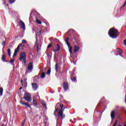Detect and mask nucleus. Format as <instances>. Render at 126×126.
Instances as JSON below:
<instances>
[{
  "instance_id": "f257e3e1",
  "label": "nucleus",
  "mask_w": 126,
  "mask_h": 126,
  "mask_svg": "<svg viewBox=\"0 0 126 126\" xmlns=\"http://www.w3.org/2000/svg\"><path fill=\"white\" fill-rule=\"evenodd\" d=\"M59 111L58 112L57 116L58 118H61L62 121L63 122V120L65 118V114H63V111L64 108L63 109V104H60V103H58L56 105V107H59Z\"/></svg>"
},
{
  "instance_id": "f03ea898",
  "label": "nucleus",
  "mask_w": 126,
  "mask_h": 126,
  "mask_svg": "<svg viewBox=\"0 0 126 126\" xmlns=\"http://www.w3.org/2000/svg\"><path fill=\"white\" fill-rule=\"evenodd\" d=\"M108 35L112 38H116L119 36L120 33L118 30L112 28L110 29L108 32Z\"/></svg>"
},
{
  "instance_id": "7ed1b4c3",
  "label": "nucleus",
  "mask_w": 126,
  "mask_h": 126,
  "mask_svg": "<svg viewBox=\"0 0 126 126\" xmlns=\"http://www.w3.org/2000/svg\"><path fill=\"white\" fill-rule=\"evenodd\" d=\"M25 47V45H23L22 44H19L18 46H17V48L15 49V51L14 53V54L13 55V59H14L16 57V55H17V53L19 52V49L20 47Z\"/></svg>"
},
{
  "instance_id": "20e7f679",
  "label": "nucleus",
  "mask_w": 126,
  "mask_h": 126,
  "mask_svg": "<svg viewBox=\"0 0 126 126\" xmlns=\"http://www.w3.org/2000/svg\"><path fill=\"white\" fill-rule=\"evenodd\" d=\"M68 40H69V38H68V37H67L65 40V42L66 44L67 45L68 47H69V51L70 54L71 55H72V46H70V43L68 42Z\"/></svg>"
},
{
  "instance_id": "39448f33",
  "label": "nucleus",
  "mask_w": 126,
  "mask_h": 126,
  "mask_svg": "<svg viewBox=\"0 0 126 126\" xmlns=\"http://www.w3.org/2000/svg\"><path fill=\"white\" fill-rule=\"evenodd\" d=\"M24 98L26 101H27L28 102H31L32 99H31V95L29 93H26L25 94V95L24 96Z\"/></svg>"
},
{
  "instance_id": "423d86ee",
  "label": "nucleus",
  "mask_w": 126,
  "mask_h": 126,
  "mask_svg": "<svg viewBox=\"0 0 126 126\" xmlns=\"http://www.w3.org/2000/svg\"><path fill=\"white\" fill-rule=\"evenodd\" d=\"M20 61H22L23 60L24 63H26V54L25 52L21 53L20 54Z\"/></svg>"
},
{
  "instance_id": "0eeeda50",
  "label": "nucleus",
  "mask_w": 126,
  "mask_h": 126,
  "mask_svg": "<svg viewBox=\"0 0 126 126\" xmlns=\"http://www.w3.org/2000/svg\"><path fill=\"white\" fill-rule=\"evenodd\" d=\"M123 54V51H122V50H121L120 48H117L115 50V56H121L123 57V55L122 54Z\"/></svg>"
},
{
  "instance_id": "6e6552de",
  "label": "nucleus",
  "mask_w": 126,
  "mask_h": 126,
  "mask_svg": "<svg viewBox=\"0 0 126 126\" xmlns=\"http://www.w3.org/2000/svg\"><path fill=\"white\" fill-rule=\"evenodd\" d=\"M63 88L64 91H66V90H68V88H69V87L68 86V83L66 82H64L63 83Z\"/></svg>"
},
{
  "instance_id": "1a4fd4ad",
  "label": "nucleus",
  "mask_w": 126,
  "mask_h": 126,
  "mask_svg": "<svg viewBox=\"0 0 126 126\" xmlns=\"http://www.w3.org/2000/svg\"><path fill=\"white\" fill-rule=\"evenodd\" d=\"M32 88L33 89V90H34V91H36V90H37V89H38L39 86H38V84L36 83H32Z\"/></svg>"
},
{
  "instance_id": "9d476101",
  "label": "nucleus",
  "mask_w": 126,
  "mask_h": 126,
  "mask_svg": "<svg viewBox=\"0 0 126 126\" xmlns=\"http://www.w3.org/2000/svg\"><path fill=\"white\" fill-rule=\"evenodd\" d=\"M60 45L59 44H57L55 46V48H53V51L54 53H56V52H60Z\"/></svg>"
},
{
  "instance_id": "9b49d317",
  "label": "nucleus",
  "mask_w": 126,
  "mask_h": 126,
  "mask_svg": "<svg viewBox=\"0 0 126 126\" xmlns=\"http://www.w3.org/2000/svg\"><path fill=\"white\" fill-rule=\"evenodd\" d=\"M19 23L20 27H21V28L23 29V30H25L26 28H25V24H24V22H23V21H21L19 22Z\"/></svg>"
},
{
  "instance_id": "f8f14e48",
  "label": "nucleus",
  "mask_w": 126,
  "mask_h": 126,
  "mask_svg": "<svg viewBox=\"0 0 126 126\" xmlns=\"http://www.w3.org/2000/svg\"><path fill=\"white\" fill-rule=\"evenodd\" d=\"M20 103L21 105H23L24 106H25V107H26V108H31V105H30V104H28V103L24 102L22 101V100H21L20 101Z\"/></svg>"
},
{
  "instance_id": "ddd939ff",
  "label": "nucleus",
  "mask_w": 126,
  "mask_h": 126,
  "mask_svg": "<svg viewBox=\"0 0 126 126\" xmlns=\"http://www.w3.org/2000/svg\"><path fill=\"white\" fill-rule=\"evenodd\" d=\"M28 70H30L31 71H32L33 69V63L30 62L29 63V65L28 66Z\"/></svg>"
},
{
  "instance_id": "4468645a",
  "label": "nucleus",
  "mask_w": 126,
  "mask_h": 126,
  "mask_svg": "<svg viewBox=\"0 0 126 126\" xmlns=\"http://www.w3.org/2000/svg\"><path fill=\"white\" fill-rule=\"evenodd\" d=\"M79 49H80V47L77 45H75L74 46V53H76V52H78Z\"/></svg>"
},
{
  "instance_id": "2eb2a0df",
  "label": "nucleus",
  "mask_w": 126,
  "mask_h": 126,
  "mask_svg": "<svg viewBox=\"0 0 126 126\" xmlns=\"http://www.w3.org/2000/svg\"><path fill=\"white\" fill-rule=\"evenodd\" d=\"M21 83H22V85H23V84L24 85L25 88H26V87H27V82L26 81V79H25L24 83L23 80L21 81Z\"/></svg>"
},
{
  "instance_id": "dca6fc26",
  "label": "nucleus",
  "mask_w": 126,
  "mask_h": 126,
  "mask_svg": "<svg viewBox=\"0 0 126 126\" xmlns=\"http://www.w3.org/2000/svg\"><path fill=\"white\" fill-rule=\"evenodd\" d=\"M115 111H112L110 114L111 118V119H112V120H114V119H115Z\"/></svg>"
},
{
  "instance_id": "f3484780",
  "label": "nucleus",
  "mask_w": 126,
  "mask_h": 126,
  "mask_svg": "<svg viewBox=\"0 0 126 126\" xmlns=\"http://www.w3.org/2000/svg\"><path fill=\"white\" fill-rule=\"evenodd\" d=\"M56 108L54 112V116H57V114H56V113L59 112V110H60V107H57V106H56Z\"/></svg>"
},
{
  "instance_id": "a211bd4d",
  "label": "nucleus",
  "mask_w": 126,
  "mask_h": 126,
  "mask_svg": "<svg viewBox=\"0 0 126 126\" xmlns=\"http://www.w3.org/2000/svg\"><path fill=\"white\" fill-rule=\"evenodd\" d=\"M70 79H71V80H72V81L74 82L75 81H76V76H71L70 77Z\"/></svg>"
},
{
  "instance_id": "6ab92c4d",
  "label": "nucleus",
  "mask_w": 126,
  "mask_h": 126,
  "mask_svg": "<svg viewBox=\"0 0 126 126\" xmlns=\"http://www.w3.org/2000/svg\"><path fill=\"white\" fill-rule=\"evenodd\" d=\"M35 45L36 46V51H37V52H39V50H40V48H39V43H38V42H36L35 43Z\"/></svg>"
},
{
  "instance_id": "aec40b11",
  "label": "nucleus",
  "mask_w": 126,
  "mask_h": 126,
  "mask_svg": "<svg viewBox=\"0 0 126 126\" xmlns=\"http://www.w3.org/2000/svg\"><path fill=\"white\" fill-rule=\"evenodd\" d=\"M5 55L4 54H3L2 55V57H1V61H2V62H5Z\"/></svg>"
},
{
  "instance_id": "412c9836",
  "label": "nucleus",
  "mask_w": 126,
  "mask_h": 126,
  "mask_svg": "<svg viewBox=\"0 0 126 126\" xmlns=\"http://www.w3.org/2000/svg\"><path fill=\"white\" fill-rule=\"evenodd\" d=\"M45 77H46V73L45 72H42L41 74L40 78H45Z\"/></svg>"
},
{
  "instance_id": "4be33fe9",
  "label": "nucleus",
  "mask_w": 126,
  "mask_h": 126,
  "mask_svg": "<svg viewBox=\"0 0 126 126\" xmlns=\"http://www.w3.org/2000/svg\"><path fill=\"white\" fill-rule=\"evenodd\" d=\"M7 53H8V55L9 57H10V56H11V51L10 50V49H8L7 50Z\"/></svg>"
},
{
  "instance_id": "5701e85b",
  "label": "nucleus",
  "mask_w": 126,
  "mask_h": 126,
  "mask_svg": "<svg viewBox=\"0 0 126 126\" xmlns=\"http://www.w3.org/2000/svg\"><path fill=\"white\" fill-rule=\"evenodd\" d=\"M3 92V89L2 88H0V96H2V93Z\"/></svg>"
},
{
  "instance_id": "b1692460",
  "label": "nucleus",
  "mask_w": 126,
  "mask_h": 126,
  "mask_svg": "<svg viewBox=\"0 0 126 126\" xmlns=\"http://www.w3.org/2000/svg\"><path fill=\"white\" fill-rule=\"evenodd\" d=\"M6 44V42L5 41H3L2 42V46H3V49L4 48V47H5V45Z\"/></svg>"
},
{
  "instance_id": "393cba45",
  "label": "nucleus",
  "mask_w": 126,
  "mask_h": 126,
  "mask_svg": "<svg viewBox=\"0 0 126 126\" xmlns=\"http://www.w3.org/2000/svg\"><path fill=\"white\" fill-rule=\"evenodd\" d=\"M55 70L56 71H58L59 70V65H58V63H56L55 65Z\"/></svg>"
},
{
  "instance_id": "a878e982",
  "label": "nucleus",
  "mask_w": 126,
  "mask_h": 126,
  "mask_svg": "<svg viewBox=\"0 0 126 126\" xmlns=\"http://www.w3.org/2000/svg\"><path fill=\"white\" fill-rule=\"evenodd\" d=\"M36 23H37V24H42V22H41L38 19L36 20Z\"/></svg>"
},
{
  "instance_id": "bb28decb",
  "label": "nucleus",
  "mask_w": 126,
  "mask_h": 126,
  "mask_svg": "<svg viewBox=\"0 0 126 126\" xmlns=\"http://www.w3.org/2000/svg\"><path fill=\"white\" fill-rule=\"evenodd\" d=\"M38 32L39 33V35H41V34H42V33H44V30L41 29Z\"/></svg>"
},
{
  "instance_id": "cd10ccee",
  "label": "nucleus",
  "mask_w": 126,
  "mask_h": 126,
  "mask_svg": "<svg viewBox=\"0 0 126 126\" xmlns=\"http://www.w3.org/2000/svg\"><path fill=\"white\" fill-rule=\"evenodd\" d=\"M27 41L25 39H23L22 40V44H27Z\"/></svg>"
},
{
  "instance_id": "c85d7f7f",
  "label": "nucleus",
  "mask_w": 126,
  "mask_h": 126,
  "mask_svg": "<svg viewBox=\"0 0 126 126\" xmlns=\"http://www.w3.org/2000/svg\"><path fill=\"white\" fill-rule=\"evenodd\" d=\"M9 2H10L11 4H12V3H14V2H15V0H9Z\"/></svg>"
},
{
  "instance_id": "c756f323",
  "label": "nucleus",
  "mask_w": 126,
  "mask_h": 126,
  "mask_svg": "<svg viewBox=\"0 0 126 126\" xmlns=\"http://www.w3.org/2000/svg\"><path fill=\"white\" fill-rule=\"evenodd\" d=\"M33 103L34 105H35V106H38V103H37V101H36V100H35V99L33 100Z\"/></svg>"
},
{
  "instance_id": "7c9ffc66",
  "label": "nucleus",
  "mask_w": 126,
  "mask_h": 126,
  "mask_svg": "<svg viewBox=\"0 0 126 126\" xmlns=\"http://www.w3.org/2000/svg\"><path fill=\"white\" fill-rule=\"evenodd\" d=\"M46 74H48V75H49V74H51V69H49L47 70Z\"/></svg>"
},
{
  "instance_id": "2f4dec72",
  "label": "nucleus",
  "mask_w": 126,
  "mask_h": 126,
  "mask_svg": "<svg viewBox=\"0 0 126 126\" xmlns=\"http://www.w3.org/2000/svg\"><path fill=\"white\" fill-rule=\"evenodd\" d=\"M15 61V60H14V59H11L10 60L9 63H14Z\"/></svg>"
},
{
  "instance_id": "473e14b6",
  "label": "nucleus",
  "mask_w": 126,
  "mask_h": 126,
  "mask_svg": "<svg viewBox=\"0 0 126 126\" xmlns=\"http://www.w3.org/2000/svg\"><path fill=\"white\" fill-rule=\"evenodd\" d=\"M25 122H26V120H24V121L22 123V126H24V125H25Z\"/></svg>"
},
{
  "instance_id": "72a5a7b5",
  "label": "nucleus",
  "mask_w": 126,
  "mask_h": 126,
  "mask_svg": "<svg viewBox=\"0 0 126 126\" xmlns=\"http://www.w3.org/2000/svg\"><path fill=\"white\" fill-rule=\"evenodd\" d=\"M51 47H52V44H49L47 46V49L51 48Z\"/></svg>"
},
{
  "instance_id": "f704fd0d",
  "label": "nucleus",
  "mask_w": 126,
  "mask_h": 126,
  "mask_svg": "<svg viewBox=\"0 0 126 126\" xmlns=\"http://www.w3.org/2000/svg\"><path fill=\"white\" fill-rule=\"evenodd\" d=\"M124 44L126 46V39L124 41Z\"/></svg>"
},
{
  "instance_id": "c9c22d12",
  "label": "nucleus",
  "mask_w": 126,
  "mask_h": 126,
  "mask_svg": "<svg viewBox=\"0 0 126 126\" xmlns=\"http://www.w3.org/2000/svg\"><path fill=\"white\" fill-rule=\"evenodd\" d=\"M42 105L44 106L45 107H47V106H46V103H43V104H42Z\"/></svg>"
},
{
  "instance_id": "e433bc0d",
  "label": "nucleus",
  "mask_w": 126,
  "mask_h": 126,
  "mask_svg": "<svg viewBox=\"0 0 126 126\" xmlns=\"http://www.w3.org/2000/svg\"><path fill=\"white\" fill-rule=\"evenodd\" d=\"M126 4L125 3H124V4L122 5V7H125V6H126Z\"/></svg>"
},
{
  "instance_id": "4c0bfd02",
  "label": "nucleus",
  "mask_w": 126,
  "mask_h": 126,
  "mask_svg": "<svg viewBox=\"0 0 126 126\" xmlns=\"http://www.w3.org/2000/svg\"><path fill=\"white\" fill-rule=\"evenodd\" d=\"M4 63H9V61H7L5 60V61H4Z\"/></svg>"
},
{
  "instance_id": "58836bf2",
  "label": "nucleus",
  "mask_w": 126,
  "mask_h": 126,
  "mask_svg": "<svg viewBox=\"0 0 126 126\" xmlns=\"http://www.w3.org/2000/svg\"><path fill=\"white\" fill-rule=\"evenodd\" d=\"M0 126H5V125H4V124H2Z\"/></svg>"
},
{
  "instance_id": "ea45409f",
  "label": "nucleus",
  "mask_w": 126,
  "mask_h": 126,
  "mask_svg": "<svg viewBox=\"0 0 126 126\" xmlns=\"http://www.w3.org/2000/svg\"><path fill=\"white\" fill-rule=\"evenodd\" d=\"M21 89H22V87H21V88L19 89V90H21Z\"/></svg>"
},
{
  "instance_id": "a19ab883",
  "label": "nucleus",
  "mask_w": 126,
  "mask_h": 126,
  "mask_svg": "<svg viewBox=\"0 0 126 126\" xmlns=\"http://www.w3.org/2000/svg\"><path fill=\"white\" fill-rule=\"evenodd\" d=\"M124 3H125V4H126V0L125 1Z\"/></svg>"
},
{
  "instance_id": "79ce46f5",
  "label": "nucleus",
  "mask_w": 126,
  "mask_h": 126,
  "mask_svg": "<svg viewBox=\"0 0 126 126\" xmlns=\"http://www.w3.org/2000/svg\"><path fill=\"white\" fill-rule=\"evenodd\" d=\"M124 126H126V124H125V125H124Z\"/></svg>"
},
{
  "instance_id": "37998d69",
  "label": "nucleus",
  "mask_w": 126,
  "mask_h": 126,
  "mask_svg": "<svg viewBox=\"0 0 126 126\" xmlns=\"http://www.w3.org/2000/svg\"><path fill=\"white\" fill-rule=\"evenodd\" d=\"M104 112V110L101 112V114H102V113H103Z\"/></svg>"
}]
</instances>
